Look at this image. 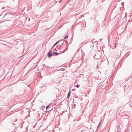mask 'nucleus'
I'll return each mask as SVG.
<instances>
[{
  "label": "nucleus",
  "mask_w": 132,
  "mask_h": 132,
  "mask_svg": "<svg viewBox=\"0 0 132 132\" xmlns=\"http://www.w3.org/2000/svg\"><path fill=\"white\" fill-rule=\"evenodd\" d=\"M2 14H4V16L3 17V19L6 20H10L12 18V15L9 13H5V12H4Z\"/></svg>",
  "instance_id": "f257e3e1"
},
{
  "label": "nucleus",
  "mask_w": 132,
  "mask_h": 132,
  "mask_svg": "<svg viewBox=\"0 0 132 132\" xmlns=\"http://www.w3.org/2000/svg\"><path fill=\"white\" fill-rule=\"evenodd\" d=\"M53 55V54L52 53V51L51 50H50L47 54L48 57L49 58H50Z\"/></svg>",
  "instance_id": "f03ea898"
},
{
  "label": "nucleus",
  "mask_w": 132,
  "mask_h": 132,
  "mask_svg": "<svg viewBox=\"0 0 132 132\" xmlns=\"http://www.w3.org/2000/svg\"><path fill=\"white\" fill-rule=\"evenodd\" d=\"M63 40H60L57 41L56 42L55 44H54L53 46L52 47V48L51 49L52 50V49H53V48L54 47V46L55 45H56L57 44L59 43L60 41H63Z\"/></svg>",
  "instance_id": "7ed1b4c3"
},
{
  "label": "nucleus",
  "mask_w": 132,
  "mask_h": 132,
  "mask_svg": "<svg viewBox=\"0 0 132 132\" xmlns=\"http://www.w3.org/2000/svg\"><path fill=\"white\" fill-rule=\"evenodd\" d=\"M117 132H120V131H121V128H120L119 126L117 125Z\"/></svg>",
  "instance_id": "20e7f679"
},
{
  "label": "nucleus",
  "mask_w": 132,
  "mask_h": 132,
  "mask_svg": "<svg viewBox=\"0 0 132 132\" xmlns=\"http://www.w3.org/2000/svg\"><path fill=\"white\" fill-rule=\"evenodd\" d=\"M71 94V92L70 91H69L68 93V95H67V98L68 99H69V98L70 96V95Z\"/></svg>",
  "instance_id": "39448f33"
},
{
  "label": "nucleus",
  "mask_w": 132,
  "mask_h": 132,
  "mask_svg": "<svg viewBox=\"0 0 132 132\" xmlns=\"http://www.w3.org/2000/svg\"><path fill=\"white\" fill-rule=\"evenodd\" d=\"M53 55L55 56H57L60 53H59L56 52L55 51H53Z\"/></svg>",
  "instance_id": "423d86ee"
},
{
  "label": "nucleus",
  "mask_w": 132,
  "mask_h": 132,
  "mask_svg": "<svg viewBox=\"0 0 132 132\" xmlns=\"http://www.w3.org/2000/svg\"><path fill=\"white\" fill-rule=\"evenodd\" d=\"M101 121H102V120H101V121L100 122V123H99V124L98 125V126H97V129H96V130H97L98 129V128L100 126V124H101Z\"/></svg>",
  "instance_id": "0eeeda50"
},
{
  "label": "nucleus",
  "mask_w": 132,
  "mask_h": 132,
  "mask_svg": "<svg viewBox=\"0 0 132 132\" xmlns=\"http://www.w3.org/2000/svg\"><path fill=\"white\" fill-rule=\"evenodd\" d=\"M68 35H66L64 37V39H66L68 38Z\"/></svg>",
  "instance_id": "6e6552de"
},
{
  "label": "nucleus",
  "mask_w": 132,
  "mask_h": 132,
  "mask_svg": "<svg viewBox=\"0 0 132 132\" xmlns=\"http://www.w3.org/2000/svg\"><path fill=\"white\" fill-rule=\"evenodd\" d=\"M49 109H50L49 110H48V111H52V110H53V108H50H50H49Z\"/></svg>",
  "instance_id": "1a4fd4ad"
},
{
  "label": "nucleus",
  "mask_w": 132,
  "mask_h": 132,
  "mask_svg": "<svg viewBox=\"0 0 132 132\" xmlns=\"http://www.w3.org/2000/svg\"><path fill=\"white\" fill-rule=\"evenodd\" d=\"M80 86V85H76V87H77V88H78Z\"/></svg>",
  "instance_id": "9d476101"
},
{
  "label": "nucleus",
  "mask_w": 132,
  "mask_h": 132,
  "mask_svg": "<svg viewBox=\"0 0 132 132\" xmlns=\"http://www.w3.org/2000/svg\"><path fill=\"white\" fill-rule=\"evenodd\" d=\"M68 46H69V45L68 44V43H67V44H66V47H67V49H68Z\"/></svg>",
  "instance_id": "9b49d317"
},
{
  "label": "nucleus",
  "mask_w": 132,
  "mask_h": 132,
  "mask_svg": "<svg viewBox=\"0 0 132 132\" xmlns=\"http://www.w3.org/2000/svg\"><path fill=\"white\" fill-rule=\"evenodd\" d=\"M123 87H124V89H125L124 91H125V90H126V86L125 85V86H123Z\"/></svg>",
  "instance_id": "f8f14e48"
},
{
  "label": "nucleus",
  "mask_w": 132,
  "mask_h": 132,
  "mask_svg": "<svg viewBox=\"0 0 132 132\" xmlns=\"http://www.w3.org/2000/svg\"><path fill=\"white\" fill-rule=\"evenodd\" d=\"M89 132H94V131L93 129L92 130H90L89 131Z\"/></svg>",
  "instance_id": "ddd939ff"
},
{
  "label": "nucleus",
  "mask_w": 132,
  "mask_h": 132,
  "mask_svg": "<svg viewBox=\"0 0 132 132\" xmlns=\"http://www.w3.org/2000/svg\"><path fill=\"white\" fill-rule=\"evenodd\" d=\"M94 57L95 58H96V59L97 58V57H96V54H95L94 55Z\"/></svg>",
  "instance_id": "4468645a"
},
{
  "label": "nucleus",
  "mask_w": 132,
  "mask_h": 132,
  "mask_svg": "<svg viewBox=\"0 0 132 132\" xmlns=\"http://www.w3.org/2000/svg\"><path fill=\"white\" fill-rule=\"evenodd\" d=\"M50 106L49 105H47L46 106V109L47 110V109L48 107H49Z\"/></svg>",
  "instance_id": "2eb2a0df"
},
{
  "label": "nucleus",
  "mask_w": 132,
  "mask_h": 132,
  "mask_svg": "<svg viewBox=\"0 0 132 132\" xmlns=\"http://www.w3.org/2000/svg\"><path fill=\"white\" fill-rule=\"evenodd\" d=\"M0 44H2L4 45H5V44L4 43H2V42H0Z\"/></svg>",
  "instance_id": "dca6fc26"
},
{
  "label": "nucleus",
  "mask_w": 132,
  "mask_h": 132,
  "mask_svg": "<svg viewBox=\"0 0 132 132\" xmlns=\"http://www.w3.org/2000/svg\"><path fill=\"white\" fill-rule=\"evenodd\" d=\"M102 82H101L99 84H98V85H102Z\"/></svg>",
  "instance_id": "f3484780"
},
{
  "label": "nucleus",
  "mask_w": 132,
  "mask_h": 132,
  "mask_svg": "<svg viewBox=\"0 0 132 132\" xmlns=\"http://www.w3.org/2000/svg\"><path fill=\"white\" fill-rule=\"evenodd\" d=\"M124 2H122L121 3V5L123 6V5H124Z\"/></svg>",
  "instance_id": "a211bd4d"
},
{
  "label": "nucleus",
  "mask_w": 132,
  "mask_h": 132,
  "mask_svg": "<svg viewBox=\"0 0 132 132\" xmlns=\"http://www.w3.org/2000/svg\"><path fill=\"white\" fill-rule=\"evenodd\" d=\"M54 50H55V51H57V50H56V48H55H55H54Z\"/></svg>",
  "instance_id": "6ab92c4d"
},
{
  "label": "nucleus",
  "mask_w": 132,
  "mask_h": 132,
  "mask_svg": "<svg viewBox=\"0 0 132 132\" xmlns=\"http://www.w3.org/2000/svg\"><path fill=\"white\" fill-rule=\"evenodd\" d=\"M65 51H65V50L64 51H62V52H61V53H63Z\"/></svg>",
  "instance_id": "aec40b11"
},
{
  "label": "nucleus",
  "mask_w": 132,
  "mask_h": 132,
  "mask_svg": "<svg viewBox=\"0 0 132 132\" xmlns=\"http://www.w3.org/2000/svg\"><path fill=\"white\" fill-rule=\"evenodd\" d=\"M64 41H65L66 42V44H67V43H68V41H67V40L66 41H65V40H64Z\"/></svg>",
  "instance_id": "412c9836"
},
{
  "label": "nucleus",
  "mask_w": 132,
  "mask_h": 132,
  "mask_svg": "<svg viewBox=\"0 0 132 132\" xmlns=\"http://www.w3.org/2000/svg\"><path fill=\"white\" fill-rule=\"evenodd\" d=\"M62 0H61L59 2V3H60L61 2H62Z\"/></svg>",
  "instance_id": "4be33fe9"
},
{
  "label": "nucleus",
  "mask_w": 132,
  "mask_h": 132,
  "mask_svg": "<svg viewBox=\"0 0 132 132\" xmlns=\"http://www.w3.org/2000/svg\"><path fill=\"white\" fill-rule=\"evenodd\" d=\"M68 49H67V48H66L65 50V51H67Z\"/></svg>",
  "instance_id": "5701e85b"
},
{
  "label": "nucleus",
  "mask_w": 132,
  "mask_h": 132,
  "mask_svg": "<svg viewBox=\"0 0 132 132\" xmlns=\"http://www.w3.org/2000/svg\"><path fill=\"white\" fill-rule=\"evenodd\" d=\"M102 40V39H100V41Z\"/></svg>",
  "instance_id": "b1692460"
},
{
  "label": "nucleus",
  "mask_w": 132,
  "mask_h": 132,
  "mask_svg": "<svg viewBox=\"0 0 132 132\" xmlns=\"http://www.w3.org/2000/svg\"><path fill=\"white\" fill-rule=\"evenodd\" d=\"M74 105V106H75V105H76V104H74V105Z\"/></svg>",
  "instance_id": "393cba45"
},
{
  "label": "nucleus",
  "mask_w": 132,
  "mask_h": 132,
  "mask_svg": "<svg viewBox=\"0 0 132 132\" xmlns=\"http://www.w3.org/2000/svg\"><path fill=\"white\" fill-rule=\"evenodd\" d=\"M30 19L29 18V19H28V21H29V20H30Z\"/></svg>",
  "instance_id": "a878e982"
},
{
  "label": "nucleus",
  "mask_w": 132,
  "mask_h": 132,
  "mask_svg": "<svg viewBox=\"0 0 132 132\" xmlns=\"http://www.w3.org/2000/svg\"><path fill=\"white\" fill-rule=\"evenodd\" d=\"M60 48H61V45H60Z\"/></svg>",
  "instance_id": "bb28decb"
},
{
  "label": "nucleus",
  "mask_w": 132,
  "mask_h": 132,
  "mask_svg": "<svg viewBox=\"0 0 132 132\" xmlns=\"http://www.w3.org/2000/svg\"><path fill=\"white\" fill-rule=\"evenodd\" d=\"M75 107V106H74V107H73V108H74Z\"/></svg>",
  "instance_id": "cd10ccee"
},
{
  "label": "nucleus",
  "mask_w": 132,
  "mask_h": 132,
  "mask_svg": "<svg viewBox=\"0 0 132 132\" xmlns=\"http://www.w3.org/2000/svg\"><path fill=\"white\" fill-rule=\"evenodd\" d=\"M15 124L14 123L13 124V125H15Z\"/></svg>",
  "instance_id": "c85d7f7f"
},
{
  "label": "nucleus",
  "mask_w": 132,
  "mask_h": 132,
  "mask_svg": "<svg viewBox=\"0 0 132 132\" xmlns=\"http://www.w3.org/2000/svg\"><path fill=\"white\" fill-rule=\"evenodd\" d=\"M60 28H61V27H59V29H60Z\"/></svg>",
  "instance_id": "c756f323"
},
{
  "label": "nucleus",
  "mask_w": 132,
  "mask_h": 132,
  "mask_svg": "<svg viewBox=\"0 0 132 132\" xmlns=\"http://www.w3.org/2000/svg\"><path fill=\"white\" fill-rule=\"evenodd\" d=\"M60 28H61V27H59V29H60Z\"/></svg>",
  "instance_id": "7c9ffc66"
},
{
  "label": "nucleus",
  "mask_w": 132,
  "mask_h": 132,
  "mask_svg": "<svg viewBox=\"0 0 132 132\" xmlns=\"http://www.w3.org/2000/svg\"><path fill=\"white\" fill-rule=\"evenodd\" d=\"M81 17V16L79 18V19H80Z\"/></svg>",
  "instance_id": "2f4dec72"
},
{
  "label": "nucleus",
  "mask_w": 132,
  "mask_h": 132,
  "mask_svg": "<svg viewBox=\"0 0 132 132\" xmlns=\"http://www.w3.org/2000/svg\"><path fill=\"white\" fill-rule=\"evenodd\" d=\"M82 16V17H84V15H83Z\"/></svg>",
  "instance_id": "473e14b6"
},
{
  "label": "nucleus",
  "mask_w": 132,
  "mask_h": 132,
  "mask_svg": "<svg viewBox=\"0 0 132 132\" xmlns=\"http://www.w3.org/2000/svg\"><path fill=\"white\" fill-rule=\"evenodd\" d=\"M79 15V14H77V16L78 15Z\"/></svg>",
  "instance_id": "72a5a7b5"
},
{
  "label": "nucleus",
  "mask_w": 132,
  "mask_h": 132,
  "mask_svg": "<svg viewBox=\"0 0 132 132\" xmlns=\"http://www.w3.org/2000/svg\"><path fill=\"white\" fill-rule=\"evenodd\" d=\"M91 129V128H90V129Z\"/></svg>",
  "instance_id": "f704fd0d"
}]
</instances>
